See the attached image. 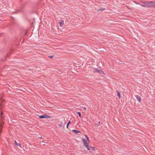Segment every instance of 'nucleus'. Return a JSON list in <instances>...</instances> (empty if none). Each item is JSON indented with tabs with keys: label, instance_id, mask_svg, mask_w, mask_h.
Returning a JSON list of instances; mask_svg holds the SVG:
<instances>
[{
	"label": "nucleus",
	"instance_id": "obj_1",
	"mask_svg": "<svg viewBox=\"0 0 155 155\" xmlns=\"http://www.w3.org/2000/svg\"><path fill=\"white\" fill-rule=\"evenodd\" d=\"M3 114V113L2 112L1 113V120H0V133L1 132V130H2V128L3 127V126H2V125H3L4 123V122L3 121V116H2V115Z\"/></svg>",
	"mask_w": 155,
	"mask_h": 155
},
{
	"label": "nucleus",
	"instance_id": "obj_2",
	"mask_svg": "<svg viewBox=\"0 0 155 155\" xmlns=\"http://www.w3.org/2000/svg\"><path fill=\"white\" fill-rule=\"evenodd\" d=\"M82 141L83 142V143L85 146L86 147V148L88 150H90V149L88 147V144L87 143V140L84 139H82Z\"/></svg>",
	"mask_w": 155,
	"mask_h": 155
},
{
	"label": "nucleus",
	"instance_id": "obj_3",
	"mask_svg": "<svg viewBox=\"0 0 155 155\" xmlns=\"http://www.w3.org/2000/svg\"><path fill=\"white\" fill-rule=\"evenodd\" d=\"M50 117L49 116L47 115L46 114H45L43 115H41L39 116V118L42 119V118H50Z\"/></svg>",
	"mask_w": 155,
	"mask_h": 155
},
{
	"label": "nucleus",
	"instance_id": "obj_4",
	"mask_svg": "<svg viewBox=\"0 0 155 155\" xmlns=\"http://www.w3.org/2000/svg\"><path fill=\"white\" fill-rule=\"evenodd\" d=\"M97 72L98 73H102L104 74V73L103 71L101 69H99L98 68H97Z\"/></svg>",
	"mask_w": 155,
	"mask_h": 155
},
{
	"label": "nucleus",
	"instance_id": "obj_5",
	"mask_svg": "<svg viewBox=\"0 0 155 155\" xmlns=\"http://www.w3.org/2000/svg\"><path fill=\"white\" fill-rule=\"evenodd\" d=\"M150 2H147V6H145V8H150Z\"/></svg>",
	"mask_w": 155,
	"mask_h": 155
},
{
	"label": "nucleus",
	"instance_id": "obj_6",
	"mask_svg": "<svg viewBox=\"0 0 155 155\" xmlns=\"http://www.w3.org/2000/svg\"><path fill=\"white\" fill-rule=\"evenodd\" d=\"M15 144L17 146L21 148H22L21 146V145L20 144L18 143L17 141L15 140Z\"/></svg>",
	"mask_w": 155,
	"mask_h": 155
},
{
	"label": "nucleus",
	"instance_id": "obj_7",
	"mask_svg": "<svg viewBox=\"0 0 155 155\" xmlns=\"http://www.w3.org/2000/svg\"><path fill=\"white\" fill-rule=\"evenodd\" d=\"M59 24L60 26H61L64 24V21L63 20H61L59 22Z\"/></svg>",
	"mask_w": 155,
	"mask_h": 155
},
{
	"label": "nucleus",
	"instance_id": "obj_8",
	"mask_svg": "<svg viewBox=\"0 0 155 155\" xmlns=\"http://www.w3.org/2000/svg\"><path fill=\"white\" fill-rule=\"evenodd\" d=\"M143 2H142L140 3H139L138 5H140V6H142L143 7L145 8V6L144 5V4H143Z\"/></svg>",
	"mask_w": 155,
	"mask_h": 155
},
{
	"label": "nucleus",
	"instance_id": "obj_9",
	"mask_svg": "<svg viewBox=\"0 0 155 155\" xmlns=\"http://www.w3.org/2000/svg\"><path fill=\"white\" fill-rule=\"evenodd\" d=\"M72 131L77 134L78 133H81V132L80 131H79L77 130H72Z\"/></svg>",
	"mask_w": 155,
	"mask_h": 155
},
{
	"label": "nucleus",
	"instance_id": "obj_10",
	"mask_svg": "<svg viewBox=\"0 0 155 155\" xmlns=\"http://www.w3.org/2000/svg\"><path fill=\"white\" fill-rule=\"evenodd\" d=\"M136 98H137V101L140 103V100H141V98H140V97L139 96H137V97H136Z\"/></svg>",
	"mask_w": 155,
	"mask_h": 155
},
{
	"label": "nucleus",
	"instance_id": "obj_11",
	"mask_svg": "<svg viewBox=\"0 0 155 155\" xmlns=\"http://www.w3.org/2000/svg\"><path fill=\"white\" fill-rule=\"evenodd\" d=\"M120 93L118 91H117V96L119 97V98H120Z\"/></svg>",
	"mask_w": 155,
	"mask_h": 155
},
{
	"label": "nucleus",
	"instance_id": "obj_12",
	"mask_svg": "<svg viewBox=\"0 0 155 155\" xmlns=\"http://www.w3.org/2000/svg\"><path fill=\"white\" fill-rule=\"evenodd\" d=\"M71 123V121H69L68 122V123L67 124V126H66V127L67 128H68V126L69 125V124H70Z\"/></svg>",
	"mask_w": 155,
	"mask_h": 155
},
{
	"label": "nucleus",
	"instance_id": "obj_13",
	"mask_svg": "<svg viewBox=\"0 0 155 155\" xmlns=\"http://www.w3.org/2000/svg\"><path fill=\"white\" fill-rule=\"evenodd\" d=\"M150 7H153V2L151 1L150 2Z\"/></svg>",
	"mask_w": 155,
	"mask_h": 155
},
{
	"label": "nucleus",
	"instance_id": "obj_14",
	"mask_svg": "<svg viewBox=\"0 0 155 155\" xmlns=\"http://www.w3.org/2000/svg\"><path fill=\"white\" fill-rule=\"evenodd\" d=\"M143 3L144 6H147V2H143Z\"/></svg>",
	"mask_w": 155,
	"mask_h": 155
},
{
	"label": "nucleus",
	"instance_id": "obj_15",
	"mask_svg": "<svg viewBox=\"0 0 155 155\" xmlns=\"http://www.w3.org/2000/svg\"><path fill=\"white\" fill-rule=\"evenodd\" d=\"M96 70H97V68H94V69H93V71H94V72L95 73L96 72H97V71H96Z\"/></svg>",
	"mask_w": 155,
	"mask_h": 155
},
{
	"label": "nucleus",
	"instance_id": "obj_16",
	"mask_svg": "<svg viewBox=\"0 0 155 155\" xmlns=\"http://www.w3.org/2000/svg\"><path fill=\"white\" fill-rule=\"evenodd\" d=\"M77 114L79 116L81 117V114L79 112H77Z\"/></svg>",
	"mask_w": 155,
	"mask_h": 155
},
{
	"label": "nucleus",
	"instance_id": "obj_17",
	"mask_svg": "<svg viewBox=\"0 0 155 155\" xmlns=\"http://www.w3.org/2000/svg\"><path fill=\"white\" fill-rule=\"evenodd\" d=\"M105 9V8H100V9H99L98 10V11H103L104 9Z\"/></svg>",
	"mask_w": 155,
	"mask_h": 155
},
{
	"label": "nucleus",
	"instance_id": "obj_18",
	"mask_svg": "<svg viewBox=\"0 0 155 155\" xmlns=\"http://www.w3.org/2000/svg\"><path fill=\"white\" fill-rule=\"evenodd\" d=\"M62 123H61V124H59L58 125V126L60 127H61L62 126Z\"/></svg>",
	"mask_w": 155,
	"mask_h": 155
},
{
	"label": "nucleus",
	"instance_id": "obj_19",
	"mask_svg": "<svg viewBox=\"0 0 155 155\" xmlns=\"http://www.w3.org/2000/svg\"><path fill=\"white\" fill-rule=\"evenodd\" d=\"M153 7H155V2H153Z\"/></svg>",
	"mask_w": 155,
	"mask_h": 155
},
{
	"label": "nucleus",
	"instance_id": "obj_20",
	"mask_svg": "<svg viewBox=\"0 0 155 155\" xmlns=\"http://www.w3.org/2000/svg\"><path fill=\"white\" fill-rule=\"evenodd\" d=\"M91 148L93 150H94V147H91Z\"/></svg>",
	"mask_w": 155,
	"mask_h": 155
},
{
	"label": "nucleus",
	"instance_id": "obj_21",
	"mask_svg": "<svg viewBox=\"0 0 155 155\" xmlns=\"http://www.w3.org/2000/svg\"><path fill=\"white\" fill-rule=\"evenodd\" d=\"M53 56H49V57L51 58H52L53 57Z\"/></svg>",
	"mask_w": 155,
	"mask_h": 155
},
{
	"label": "nucleus",
	"instance_id": "obj_22",
	"mask_svg": "<svg viewBox=\"0 0 155 155\" xmlns=\"http://www.w3.org/2000/svg\"><path fill=\"white\" fill-rule=\"evenodd\" d=\"M86 139H87V141H89V138H88H88H86Z\"/></svg>",
	"mask_w": 155,
	"mask_h": 155
},
{
	"label": "nucleus",
	"instance_id": "obj_23",
	"mask_svg": "<svg viewBox=\"0 0 155 155\" xmlns=\"http://www.w3.org/2000/svg\"><path fill=\"white\" fill-rule=\"evenodd\" d=\"M85 135V136L86 137V138H88V137L87 136V135Z\"/></svg>",
	"mask_w": 155,
	"mask_h": 155
},
{
	"label": "nucleus",
	"instance_id": "obj_24",
	"mask_svg": "<svg viewBox=\"0 0 155 155\" xmlns=\"http://www.w3.org/2000/svg\"><path fill=\"white\" fill-rule=\"evenodd\" d=\"M134 3L136 4H138V3H137L136 2H134Z\"/></svg>",
	"mask_w": 155,
	"mask_h": 155
},
{
	"label": "nucleus",
	"instance_id": "obj_25",
	"mask_svg": "<svg viewBox=\"0 0 155 155\" xmlns=\"http://www.w3.org/2000/svg\"><path fill=\"white\" fill-rule=\"evenodd\" d=\"M99 124H100V121H99V122H98V124H97V126H99Z\"/></svg>",
	"mask_w": 155,
	"mask_h": 155
},
{
	"label": "nucleus",
	"instance_id": "obj_26",
	"mask_svg": "<svg viewBox=\"0 0 155 155\" xmlns=\"http://www.w3.org/2000/svg\"><path fill=\"white\" fill-rule=\"evenodd\" d=\"M38 138L39 139H42V138L41 137H39Z\"/></svg>",
	"mask_w": 155,
	"mask_h": 155
},
{
	"label": "nucleus",
	"instance_id": "obj_27",
	"mask_svg": "<svg viewBox=\"0 0 155 155\" xmlns=\"http://www.w3.org/2000/svg\"><path fill=\"white\" fill-rule=\"evenodd\" d=\"M127 8H128V9H131L130 8L128 7H127Z\"/></svg>",
	"mask_w": 155,
	"mask_h": 155
},
{
	"label": "nucleus",
	"instance_id": "obj_28",
	"mask_svg": "<svg viewBox=\"0 0 155 155\" xmlns=\"http://www.w3.org/2000/svg\"><path fill=\"white\" fill-rule=\"evenodd\" d=\"M84 110H86V107H84Z\"/></svg>",
	"mask_w": 155,
	"mask_h": 155
},
{
	"label": "nucleus",
	"instance_id": "obj_29",
	"mask_svg": "<svg viewBox=\"0 0 155 155\" xmlns=\"http://www.w3.org/2000/svg\"><path fill=\"white\" fill-rule=\"evenodd\" d=\"M45 145V144H44V143H43V145Z\"/></svg>",
	"mask_w": 155,
	"mask_h": 155
},
{
	"label": "nucleus",
	"instance_id": "obj_30",
	"mask_svg": "<svg viewBox=\"0 0 155 155\" xmlns=\"http://www.w3.org/2000/svg\"><path fill=\"white\" fill-rule=\"evenodd\" d=\"M45 145V144H44V143H43V145Z\"/></svg>",
	"mask_w": 155,
	"mask_h": 155
}]
</instances>
